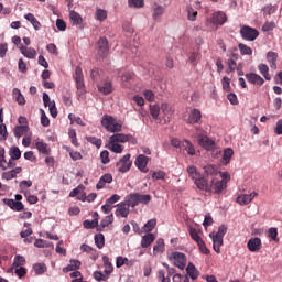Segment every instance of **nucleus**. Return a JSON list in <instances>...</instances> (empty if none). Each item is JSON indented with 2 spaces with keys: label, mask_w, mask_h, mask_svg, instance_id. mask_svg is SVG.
<instances>
[{
  "label": "nucleus",
  "mask_w": 282,
  "mask_h": 282,
  "mask_svg": "<svg viewBox=\"0 0 282 282\" xmlns=\"http://www.w3.org/2000/svg\"><path fill=\"white\" fill-rule=\"evenodd\" d=\"M108 149L112 151V153H122V151H124L123 145H120L118 142H111V139H109Z\"/></svg>",
  "instance_id": "37"
},
{
  "label": "nucleus",
  "mask_w": 282,
  "mask_h": 282,
  "mask_svg": "<svg viewBox=\"0 0 282 282\" xmlns=\"http://www.w3.org/2000/svg\"><path fill=\"white\" fill-rule=\"evenodd\" d=\"M162 14H164V7H162V6L155 7L153 10L154 21H158V19H160V17H162Z\"/></svg>",
  "instance_id": "49"
},
{
  "label": "nucleus",
  "mask_w": 282,
  "mask_h": 282,
  "mask_svg": "<svg viewBox=\"0 0 282 282\" xmlns=\"http://www.w3.org/2000/svg\"><path fill=\"white\" fill-rule=\"evenodd\" d=\"M126 202H128L131 208H135V206H140V204H149V202H151V195L133 193L126 197Z\"/></svg>",
  "instance_id": "2"
},
{
  "label": "nucleus",
  "mask_w": 282,
  "mask_h": 282,
  "mask_svg": "<svg viewBox=\"0 0 282 282\" xmlns=\"http://www.w3.org/2000/svg\"><path fill=\"white\" fill-rule=\"evenodd\" d=\"M117 202H120V195L113 194L110 198L106 199V203L109 206H113V204H117Z\"/></svg>",
  "instance_id": "63"
},
{
  "label": "nucleus",
  "mask_w": 282,
  "mask_h": 282,
  "mask_svg": "<svg viewBox=\"0 0 282 282\" xmlns=\"http://www.w3.org/2000/svg\"><path fill=\"white\" fill-rule=\"evenodd\" d=\"M100 160L104 164H109V162H111V160L109 159V151L107 150H104L101 153H100Z\"/></svg>",
  "instance_id": "62"
},
{
  "label": "nucleus",
  "mask_w": 282,
  "mask_h": 282,
  "mask_svg": "<svg viewBox=\"0 0 282 282\" xmlns=\"http://www.w3.org/2000/svg\"><path fill=\"white\" fill-rule=\"evenodd\" d=\"M204 171L207 175H217V173H219V170L216 167V165H207L204 167Z\"/></svg>",
  "instance_id": "52"
},
{
  "label": "nucleus",
  "mask_w": 282,
  "mask_h": 282,
  "mask_svg": "<svg viewBox=\"0 0 282 282\" xmlns=\"http://www.w3.org/2000/svg\"><path fill=\"white\" fill-rule=\"evenodd\" d=\"M33 269L37 275L45 274V272H47V265H45V263H36L33 265Z\"/></svg>",
  "instance_id": "41"
},
{
  "label": "nucleus",
  "mask_w": 282,
  "mask_h": 282,
  "mask_svg": "<svg viewBox=\"0 0 282 282\" xmlns=\"http://www.w3.org/2000/svg\"><path fill=\"white\" fill-rule=\"evenodd\" d=\"M187 19L188 21H196L197 20V11L192 7H187Z\"/></svg>",
  "instance_id": "55"
},
{
  "label": "nucleus",
  "mask_w": 282,
  "mask_h": 282,
  "mask_svg": "<svg viewBox=\"0 0 282 282\" xmlns=\"http://www.w3.org/2000/svg\"><path fill=\"white\" fill-rule=\"evenodd\" d=\"M74 79L76 82L78 98L85 100V94H87V89L85 88V77L83 76V68H80V66H77L75 69Z\"/></svg>",
  "instance_id": "1"
},
{
  "label": "nucleus",
  "mask_w": 282,
  "mask_h": 282,
  "mask_svg": "<svg viewBox=\"0 0 282 282\" xmlns=\"http://www.w3.org/2000/svg\"><path fill=\"white\" fill-rule=\"evenodd\" d=\"M135 263H138V260H135V259L129 260L128 258L119 256V257H117L116 267L122 268V265H128L129 268H131V267L135 265Z\"/></svg>",
  "instance_id": "21"
},
{
  "label": "nucleus",
  "mask_w": 282,
  "mask_h": 282,
  "mask_svg": "<svg viewBox=\"0 0 282 282\" xmlns=\"http://www.w3.org/2000/svg\"><path fill=\"white\" fill-rule=\"evenodd\" d=\"M112 221H113V214H110V215L106 216L101 220L102 228H107V226L111 225Z\"/></svg>",
  "instance_id": "61"
},
{
  "label": "nucleus",
  "mask_w": 282,
  "mask_h": 282,
  "mask_svg": "<svg viewBox=\"0 0 282 282\" xmlns=\"http://www.w3.org/2000/svg\"><path fill=\"white\" fill-rule=\"evenodd\" d=\"M86 140H87V142H90V144H95V147H97L98 149H100V147H102L101 139H98L96 137H87Z\"/></svg>",
  "instance_id": "54"
},
{
  "label": "nucleus",
  "mask_w": 282,
  "mask_h": 282,
  "mask_svg": "<svg viewBox=\"0 0 282 282\" xmlns=\"http://www.w3.org/2000/svg\"><path fill=\"white\" fill-rule=\"evenodd\" d=\"M257 195H259L257 192H252L251 194H242L236 198V202L240 206H248V204H251Z\"/></svg>",
  "instance_id": "12"
},
{
  "label": "nucleus",
  "mask_w": 282,
  "mask_h": 282,
  "mask_svg": "<svg viewBox=\"0 0 282 282\" xmlns=\"http://www.w3.org/2000/svg\"><path fill=\"white\" fill-rule=\"evenodd\" d=\"M258 69L265 80H272V76H270V67H268V65L260 64Z\"/></svg>",
  "instance_id": "32"
},
{
  "label": "nucleus",
  "mask_w": 282,
  "mask_h": 282,
  "mask_svg": "<svg viewBox=\"0 0 282 282\" xmlns=\"http://www.w3.org/2000/svg\"><path fill=\"white\" fill-rule=\"evenodd\" d=\"M278 8H279L278 6L267 4L265 7L262 8L263 17H265L267 14L269 15L274 14Z\"/></svg>",
  "instance_id": "43"
},
{
  "label": "nucleus",
  "mask_w": 282,
  "mask_h": 282,
  "mask_svg": "<svg viewBox=\"0 0 282 282\" xmlns=\"http://www.w3.org/2000/svg\"><path fill=\"white\" fill-rule=\"evenodd\" d=\"M24 19H26V21H29V23L33 25L34 30L36 31L41 30V22H39L36 17H34V14L28 13L24 15Z\"/></svg>",
  "instance_id": "26"
},
{
  "label": "nucleus",
  "mask_w": 282,
  "mask_h": 282,
  "mask_svg": "<svg viewBox=\"0 0 282 282\" xmlns=\"http://www.w3.org/2000/svg\"><path fill=\"white\" fill-rule=\"evenodd\" d=\"M245 77L248 83H250V85H256L257 87H261L265 83V79H263V77L256 73H247Z\"/></svg>",
  "instance_id": "10"
},
{
  "label": "nucleus",
  "mask_w": 282,
  "mask_h": 282,
  "mask_svg": "<svg viewBox=\"0 0 282 282\" xmlns=\"http://www.w3.org/2000/svg\"><path fill=\"white\" fill-rule=\"evenodd\" d=\"M186 272L188 274V276L192 279V281H196V279L199 278V271L197 270V268H195V264L193 263H188L187 268H186Z\"/></svg>",
  "instance_id": "24"
},
{
  "label": "nucleus",
  "mask_w": 282,
  "mask_h": 282,
  "mask_svg": "<svg viewBox=\"0 0 282 282\" xmlns=\"http://www.w3.org/2000/svg\"><path fill=\"white\" fill-rule=\"evenodd\" d=\"M11 160H20L21 159V150L19 147H13L10 150Z\"/></svg>",
  "instance_id": "48"
},
{
  "label": "nucleus",
  "mask_w": 282,
  "mask_h": 282,
  "mask_svg": "<svg viewBox=\"0 0 282 282\" xmlns=\"http://www.w3.org/2000/svg\"><path fill=\"white\" fill-rule=\"evenodd\" d=\"M95 243L97 248H99V250H101V248H105V235L102 234L95 235Z\"/></svg>",
  "instance_id": "42"
},
{
  "label": "nucleus",
  "mask_w": 282,
  "mask_h": 282,
  "mask_svg": "<svg viewBox=\"0 0 282 282\" xmlns=\"http://www.w3.org/2000/svg\"><path fill=\"white\" fill-rule=\"evenodd\" d=\"M212 21L214 25H224V23L228 21V17H226V13H224V11H217L213 14Z\"/></svg>",
  "instance_id": "19"
},
{
  "label": "nucleus",
  "mask_w": 282,
  "mask_h": 282,
  "mask_svg": "<svg viewBox=\"0 0 282 282\" xmlns=\"http://www.w3.org/2000/svg\"><path fill=\"white\" fill-rule=\"evenodd\" d=\"M130 8H144V0H128Z\"/></svg>",
  "instance_id": "57"
},
{
  "label": "nucleus",
  "mask_w": 282,
  "mask_h": 282,
  "mask_svg": "<svg viewBox=\"0 0 282 282\" xmlns=\"http://www.w3.org/2000/svg\"><path fill=\"white\" fill-rule=\"evenodd\" d=\"M223 89L224 91H230V78L228 77L223 78Z\"/></svg>",
  "instance_id": "64"
},
{
  "label": "nucleus",
  "mask_w": 282,
  "mask_h": 282,
  "mask_svg": "<svg viewBox=\"0 0 282 282\" xmlns=\"http://www.w3.org/2000/svg\"><path fill=\"white\" fill-rule=\"evenodd\" d=\"M69 19L73 25H80L83 23V17H80L76 11L69 12Z\"/></svg>",
  "instance_id": "33"
},
{
  "label": "nucleus",
  "mask_w": 282,
  "mask_h": 282,
  "mask_svg": "<svg viewBox=\"0 0 282 282\" xmlns=\"http://www.w3.org/2000/svg\"><path fill=\"white\" fill-rule=\"evenodd\" d=\"M101 126L105 127L110 133H118L122 131V124L109 115H104L101 119Z\"/></svg>",
  "instance_id": "3"
},
{
  "label": "nucleus",
  "mask_w": 282,
  "mask_h": 282,
  "mask_svg": "<svg viewBox=\"0 0 282 282\" xmlns=\"http://www.w3.org/2000/svg\"><path fill=\"white\" fill-rule=\"evenodd\" d=\"M228 182L219 181L217 178L212 180V184L209 185L210 192L219 194L221 191L226 189Z\"/></svg>",
  "instance_id": "15"
},
{
  "label": "nucleus",
  "mask_w": 282,
  "mask_h": 282,
  "mask_svg": "<svg viewBox=\"0 0 282 282\" xmlns=\"http://www.w3.org/2000/svg\"><path fill=\"white\" fill-rule=\"evenodd\" d=\"M199 120H202V111H199V109L194 108L189 113L187 122L189 124H197Z\"/></svg>",
  "instance_id": "23"
},
{
  "label": "nucleus",
  "mask_w": 282,
  "mask_h": 282,
  "mask_svg": "<svg viewBox=\"0 0 282 282\" xmlns=\"http://www.w3.org/2000/svg\"><path fill=\"white\" fill-rule=\"evenodd\" d=\"M150 115L154 120H158L160 117V106L159 105H150Z\"/></svg>",
  "instance_id": "46"
},
{
  "label": "nucleus",
  "mask_w": 282,
  "mask_h": 282,
  "mask_svg": "<svg viewBox=\"0 0 282 282\" xmlns=\"http://www.w3.org/2000/svg\"><path fill=\"white\" fill-rule=\"evenodd\" d=\"M132 164L131 154H126L119 162H117V169L119 173H128V171H131Z\"/></svg>",
  "instance_id": "6"
},
{
  "label": "nucleus",
  "mask_w": 282,
  "mask_h": 282,
  "mask_svg": "<svg viewBox=\"0 0 282 282\" xmlns=\"http://www.w3.org/2000/svg\"><path fill=\"white\" fill-rule=\"evenodd\" d=\"M98 91L104 94V96H109V94H113V83L111 79L106 78L101 80V83L97 86Z\"/></svg>",
  "instance_id": "8"
},
{
  "label": "nucleus",
  "mask_w": 282,
  "mask_h": 282,
  "mask_svg": "<svg viewBox=\"0 0 282 282\" xmlns=\"http://www.w3.org/2000/svg\"><path fill=\"white\" fill-rule=\"evenodd\" d=\"M41 124L42 127H50V118L45 113V110L41 109Z\"/></svg>",
  "instance_id": "56"
},
{
  "label": "nucleus",
  "mask_w": 282,
  "mask_h": 282,
  "mask_svg": "<svg viewBox=\"0 0 282 282\" xmlns=\"http://www.w3.org/2000/svg\"><path fill=\"white\" fill-rule=\"evenodd\" d=\"M80 265H82L80 261H78V260H70L69 264L63 269V272H65V273L74 272L76 270H79Z\"/></svg>",
  "instance_id": "28"
},
{
  "label": "nucleus",
  "mask_w": 282,
  "mask_h": 282,
  "mask_svg": "<svg viewBox=\"0 0 282 282\" xmlns=\"http://www.w3.org/2000/svg\"><path fill=\"white\" fill-rule=\"evenodd\" d=\"M161 111L164 116H173V108L169 104H162Z\"/></svg>",
  "instance_id": "51"
},
{
  "label": "nucleus",
  "mask_w": 282,
  "mask_h": 282,
  "mask_svg": "<svg viewBox=\"0 0 282 282\" xmlns=\"http://www.w3.org/2000/svg\"><path fill=\"white\" fill-rule=\"evenodd\" d=\"M276 58H279V54L274 52L267 53V61L270 64L271 69H276Z\"/></svg>",
  "instance_id": "30"
},
{
  "label": "nucleus",
  "mask_w": 282,
  "mask_h": 282,
  "mask_svg": "<svg viewBox=\"0 0 282 282\" xmlns=\"http://www.w3.org/2000/svg\"><path fill=\"white\" fill-rule=\"evenodd\" d=\"M240 34L245 41H257L259 37V31L248 25L240 29Z\"/></svg>",
  "instance_id": "5"
},
{
  "label": "nucleus",
  "mask_w": 282,
  "mask_h": 282,
  "mask_svg": "<svg viewBox=\"0 0 282 282\" xmlns=\"http://www.w3.org/2000/svg\"><path fill=\"white\" fill-rule=\"evenodd\" d=\"M102 262H104V267H105L104 273L111 274V272H113V264H111V262L109 261V257L104 256Z\"/></svg>",
  "instance_id": "35"
},
{
  "label": "nucleus",
  "mask_w": 282,
  "mask_h": 282,
  "mask_svg": "<svg viewBox=\"0 0 282 282\" xmlns=\"http://www.w3.org/2000/svg\"><path fill=\"white\" fill-rule=\"evenodd\" d=\"M83 191H85V185L80 184L69 193V197H76L77 195H80Z\"/></svg>",
  "instance_id": "60"
},
{
  "label": "nucleus",
  "mask_w": 282,
  "mask_h": 282,
  "mask_svg": "<svg viewBox=\"0 0 282 282\" xmlns=\"http://www.w3.org/2000/svg\"><path fill=\"white\" fill-rule=\"evenodd\" d=\"M25 263V257L23 256H15L13 261V268H22V265Z\"/></svg>",
  "instance_id": "50"
},
{
  "label": "nucleus",
  "mask_w": 282,
  "mask_h": 282,
  "mask_svg": "<svg viewBox=\"0 0 282 282\" xmlns=\"http://www.w3.org/2000/svg\"><path fill=\"white\" fill-rule=\"evenodd\" d=\"M35 147L40 153H43L44 155H50V147L45 142H36Z\"/></svg>",
  "instance_id": "39"
},
{
  "label": "nucleus",
  "mask_w": 282,
  "mask_h": 282,
  "mask_svg": "<svg viewBox=\"0 0 282 282\" xmlns=\"http://www.w3.org/2000/svg\"><path fill=\"white\" fill-rule=\"evenodd\" d=\"M189 237L193 239V241L197 243L203 241L202 237L199 236V232L195 228H189Z\"/></svg>",
  "instance_id": "45"
},
{
  "label": "nucleus",
  "mask_w": 282,
  "mask_h": 282,
  "mask_svg": "<svg viewBox=\"0 0 282 282\" xmlns=\"http://www.w3.org/2000/svg\"><path fill=\"white\" fill-rule=\"evenodd\" d=\"M154 252H164V239L159 238L153 247Z\"/></svg>",
  "instance_id": "53"
},
{
  "label": "nucleus",
  "mask_w": 282,
  "mask_h": 282,
  "mask_svg": "<svg viewBox=\"0 0 282 282\" xmlns=\"http://www.w3.org/2000/svg\"><path fill=\"white\" fill-rule=\"evenodd\" d=\"M97 54L101 56V58H107V54H109V41H107V37H100L98 40Z\"/></svg>",
  "instance_id": "7"
},
{
  "label": "nucleus",
  "mask_w": 282,
  "mask_h": 282,
  "mask_svg": "<svg viewBox=\"0 0 282 282\" xmlns=\"http://www.w3.org/2000/svg\"><path fill=\"white\" fill-rule=\"evenodd\" d=\"M21 54H23V56H25V58H35L36 57V50L32 48V47H25L22 46L21 48Z\"/></svg>",
  "instance_id": "31"
},
{
  "label": "nucleus",
  "mask_w": 282,
  "mask_h": 282,
  "mask_svg": "<svg viewBox=\"0 0 282 282\" xmlns=\"http://www.w3.org/2000/svg\"><path fill=\"white\" fill-rule=\"evenodd\" d=\"M117 209L115 212L116 217H129V213L131 212L129 208H131V205H129V202L124 200L119 204H117Z\"/></svg>",
  "instance_id": "9"
},
{
  "label": "nucleus",
  "mask_w": 282,
  "mask_h": 282,
  "mask_svg": "<svg viewBox=\"0 0 282 282\" xmlns=\"http://www.w3.org/2000/svg\"><path fill=\"white\" fill-rule=\"evenodd\" d=\"M172 257L174 259V265L180 270H184L186 268V254L182 252H173Z\"/></svg>",
  "instance_id": "13"
},
{
  "label": "nucleus",
  "mask_w": 282,
  "mask_h": 282,
  "mask_svg": "<svg viewBox=\"0 0 282 282\" xmlns=\"http://www.w3.org/2000/svg\"><path fill=\"white\" fill-rule=\"evenodd\" d=\"M241 56H252V48L243 43L238 44Z\"/></svg>",
  "instance_id": "38"
},
{
  "label": "nucleus",
  "mask_w": 282,
  "mask_h": 282,
  "mask_svg": "<svg viewBox=\"0 0 282 282\" xmlns=\"http://www.w3.org/2000/svg\"><path fill=\"white\" fill-rule=\"evenodd\" d=\"M155 241V235L147 234L141 239V248H149Z\"/></svg>",
  "instance_id": "25"
},
{
  "label": "nucleus",
  "mask_w": 282,
  "mask_h": 282,
  "mask_svg": "<svg viewBox=\"0 0 282 282\" xmlns=\"http://www.w3.org/2000/svg\"><path fill=\"white\" fill-rule=\"evenodd\" d=\"M84 228L87 230H93V228H98V212H95L94 220H85L83 223Z\"/></svg>",
  "instance_id": "27"
},
{
  "label": "nucleus",
  "mask_w": 282,
  "mask_h": 282,
  "mask_svg": "<svg viewBox=\"0 0 282 282\" xmlns=\"http://www.w3.org/2000/svg\"><path fill=\"white\" fill-rule=\"evenodd\" d=\"M30 131V127L28 126H17L14 128V135L15 138H22V135H25Z\"/></svg>",
  "instance_id": "36"
},
{
  "label": "nucleus",
  "mask_w": 282,
  "mask_h": 282,
  "mask_svg": "<svg viewBox=\"0 0 282 282\" xmlns=\"http://www.w3.org/2000/svg\"><path fill=\"white\" fill-rule=\"evenodd\" d=\"M133 138L131 134L116 133L110 137L111 142H117L118 144H124Z\"/></svg>",
  "instance_id": "20"
},
{
  "label": "nucleus",
  "mask_w": 282,
  "mask_h": 282,
  "mask_svg": "<svg viewBox=\"0 0 282 282\" xmlns=\"http://www.w3.org/2000/svg\"><path fill=\"white\" fill-rule=\"evenodd\" d=\"M194 184L199 191H205L206 193H210V185H208V180L205 177H197L194 180Z\"/></svg>",
  "instance_id": "18"
},
{
  "label": "nucleus",
  "mask_w": 282,
  "mask_h": 282,
  "mask_svg": "<svg viewBox=\"0 0 282 282\" xmlns=\"http://www.w3.org/2000/svg\"><path fill=\"white\" fill-rule=\"evenodd\" d=\"M182 147H183V149H185V151L188 153V155H195V145H193V143L191 141L185 139L182 142Z\"/></svg>",
  "instance_id": "34"
},
{
  "label": "nucleus",
  "mask_w": 282,
  "mask_h": 282,
  "mask_svg": "<svg viewBox=\"0 0 282 282\" xmlns=\"http://www.w3.org/2000/svg\"><path fill=\"white\" fill-rule=\"evenodd\" d=\"M198 143L206 149V151H213V149H215V141L210 140L207 135H198Z\"/></svg>",
  "instance_id": "16"
},
{
  "label": "nucleus",
  "mask_w": 282,
  "mask_h": 282,
  "mask_svg": "<svg viewBox=\"0 0 282 282\" xmlns=\"http://www.w3.org/2000/svg\"><path fill=\"white\" fill-rule=\"evenodd\" d=\"M13 96H15L18 105H25V97L23 96V94H21V90L19 88L13 89Z\"/></svg>",
  "instance_id": "40"
},
{
  "label": "nucleus",
  "mask_w": 282,
  "mask_h": 282,
  "mask_svg": "<svg viewBox=\"0 0 282 282\" xmlns=\"http://www.w3.org/2000/svg\"><path fill=\"white\" fill-rule=\"evenodd\" d=\"M187 173H188V176L191 177V180H194V181L200 176V174L197 171V167H195L193 165L187 167Z\"/></svg>",
  "instance_id": "44"
},
{
  "label": "nucleus",
  "mask_w": 282,
  "mask_h": 282,
  "mask_svg": "<svg viewBox=\"0 0 282 282\" xmlns=\"http://www.w3.org/2000/svg\"><path fill=\"white\" fill-rule=\"evenodd\" d=\"M21 199H23V196L21 194L15 195V200L10 198H4L2 202L6 204V206H9L11 210H15L17 213H21V210H24L25 206L23 203H21Z\"/></svg>",
  "instance_id": "4"
},
{
  "label": "nucleus",
  "mask_w": 282,
  "mask_h": 282,
  "mask_svg": "<svg viewBox=\"0 0 282 282\" xmlns=\"http://www.w3.org/2000/svg\"><path fill=\"white\" fill-rule=\"evenodd\" d=\"M158 224V220L156 219H150L148 220V223L143 226V230L145 232H151L153 230V228H155Z\"/></svg>",
  "instance_id": "47"
},
{
  "label": "nucleus",
  "mask_w": 282,
  "mask_h": 282,
  "mask_svg": "<svg viewBox=\"0 0 282 282\" xmlns=\"http://www.w3.org/2000/svg\"><path fill=\"white\" fill-rule=\"evenodd\" d=\"M197 246L202 254H210V249L206 247V242H204V240H200Z\"/></svg>",
  "instance_id": "58"
},
{
  "label": "nucleus",
  "mask_w": 282,
  "mask_h": 282,
  "mask_svg": "<svg viewBox=\"0 0 282 282\" xmlns=\"http://www.w3.org/2000/svg\"><path fill=\"white\" fill-rule=\"evenodd\" d=\"M96 19L97 21H105L107 19V12L102 9L96 10Z\"/></svg>",
  "instance_id": "59"
},
{
  "label": "nucleus",
  "mask_w": 282,
  "mask_h": 282,
  "mask_svg": "<svg viewBox=\"0 0 282 282\" xmlns=\"http://www.w3.org/2000/svg\"><path fill=\"white\" fill-rule=\"evenodd\" d=\"M247 248L250 252H259L262 248L261 238H251L247 243Z\"/></svg>",
  "instance_id": "17"
},
{
  "label": "nucleus",
  "mask_w": 282,
  "mask_h": 282,
  "mask_svg": "<svg viewBox=\"0 0 282 282\" xmlns=\"http://www.w3.org/2000/svg\"><path fill=\"white\" fill-rule=\"evenodd\" d=\"M232 155H235V151L230 148L225 149L224 154H223V164L225 166H228L230 164V160H232Z\"/></svg>",
  "instance_id": "29"
},
{
  "label": "nucleus",
  "mask_w": 282,
  "mask_h": 282,
  "mask_svg": "<svg viewBox=\"0 0 282 282\" xmlns=\"http://www.w3.org/2000/svg\"><path fill=\"white\" fill-rule=\"evenodd\" d=\"M134 164L137 169L141 171V173H147L149 171V167L147 166V164H149V156L140 154L139 156H137Z\"/></svg>",
  "instance_id": "11"
},
{
  "label": "nucleus",
  "mask_w": 282,
  "mask_h": 282,
  "mask_svg": "<svg viewBox=\"0 0 282 282\" xmlns=\"http://www.w3.org/2000/svg\"><path fill=\"white\" fill-rule=\"evenodd\" d=\"M12 160L9 162L6 161V149L0 145V169L6 171V169H12Z\"/></svg>",
  "instance_id": "22"
},
{
  "label": "nucleus",
  "mask_w": 282,
  "mask_h": 282,
  "mask_svg": "<svg viewBox=\"0 0 282 282\" xmlns=\"http://www.w3.org/2000/svg\"><path fill=\"white\" fill-rule=\"evenodd\" d=\"M209 237L213 241V248L217 254L221 252V247L224 246V238L221 236H216L215 231L209 234Z\"/></svg>",
  "instance_id": "14"
}]
</instances>
